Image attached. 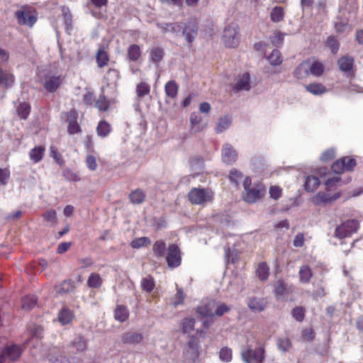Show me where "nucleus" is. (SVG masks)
I'll return each mask as SVG.
<instances>
[{"mask_svg":"<svg viewBox=\"0 0 363 363\" xmlns=\"http://www.w3.org/2000/svg\"><path fill=\"white\" fill-rule=\"evenodd\" d=\"M74 281L72 279L63 281L60 285L55 286L57 294H65L72 293L75 289Z\"/></svg>","mask_w":363,"mask_h":363,"instance_id":"obj_18","label":"nucleus"},{"mask_svg":"<svg viewBox=\"0 0 363 363\" xmlns=\"http://www.w3.org/2000/svg\"><path fill=\"white\" fill-rule=\"evenodd\" d=\"M166 250V245L163 240L156 241L152 247V251L155 256L163 257Z\"/></svg>","mask_w":363,"mask_h":363,"instance_id":"obj_42","label":"nucleus"},{"mask_svg":"<svg viewBox=\"0 0 363 363\" xmlns=\"http://www.w3.org/2000/svg\"><path fill=\"white\" fill-rule=\"evenodd\" d=\"M241 357L245 363H262L264 359V349L263 347L253 349L247 346L242 348Z\"/></svg>","mask_w":363,"mask_h":363,"instance_id":"obj_3","label":"nucleus"},{"mask_svg":"<svg viewBox=\"0 0 363 363\" xmlns=\"http://www.w3.org/2000/svg\"><path fill=\"white\" fill-rule=\"evenodd\" d=\"M43 217L50 225H55L57 222V213L55 210L50 209L46 211L43 214Z\"/></svg>","mask_w":363,"mask_h":363,"instance_id":"obj_52","label":"nucleus"},{"mask_svg":"<svg viewBox=\"0 0 363 363\" xmlns=\"http://www.w3.org/2000/svg\"><path fill=\"white\" fill-rule=\"evenodd\" d=\"M250 88V76L247 72L240 75L237 82L233 87L235 92H239L240 91H249Z\"/></svg>","mask_w":363,"mask_h":363,"instance_id":"obj_11","label":"nucleus"},{"mask_svg":"<svg viewBox=\"0 0 363 363\" xmlns=\"http://www.w3.org/2000/svg\"><path fill=\"white\" fill-rule=\"evenodd\" d=\"M178 89V85L174 80L168 82L164 86L166 95L172 99H174L177 96Z\"/></svg>","mask_w":363,"mask_h":363,"instance_id":"obj_35","label":"nucleus"},{"mask_svg":"<svg viewBox=\"0 0 363 363\" xmlns=\"http://www.w3.org/2000/svg\"><path fill=\"white\" fill-rule=\"evenodd\" d=\"M277 345L278 349L283 352H286L289 350V349L291 347V342L289 340V339L284 337V338H279L277 340Z\"/></svg>","mask_w":363,"mask_h":363,"instance_id":"obj_50","label":"nucleus"},{"mask_svg":"<svg viewBox=\"0 0 363 363\" xmlns=\"http://www.w3.org/2000/svg\"><path fill=\"white\" fill-rule=\"evenodd\" d=\"M62 17H63V21L65 24V27L67 31H69L72 29V14L69 12L68 9L63 8L62 9Z\"/></svg>","mask_w":363,"mask_h":363,"instance_id":"obj_49","label":"nucleus"},{"mask_svg":"<svg viewBox=\"0 0 363 363\" xmlns=\"http://www.w3.org/2000/svg\"><path fill=\"white\" fill-rule=\"evenodd\" d=\"M291 315L298 322H302L305 317V310L301 306H297L292 310Z\"/></svg>","mask_w":363,"mask_h":363,"instance_id":"obj_59","label":"nucleus"},{"mask_svg":"<svg viewBox=\"0 0 363 363\" xmlns=\"http://www.w3.org/2000/svg\"><path fill=\"white\" fill-rule=\"evenodd\" d=\"M242 172H240V171H238V169H233L230 171V173H229V179L235 183L236 184H238L239 183V182L242 179Z\"/></svg>","mask_w":363,"mask_h":363,"instance_id":"obj_61","label":"nucleus"},{"mask_svg":"<svg viewBox=\"0 0 363 363\" xmlns=\"http://www.w3.org/2000/svg\"><path fill=\"white\" fill-rule=\"evenodd\" d=\"M204 160L200 156H194L190 159V164L192 169L199 171L203 168Z\"/></svg>","mask_w":363,"mask_h":363,"instance_id":"obj_48","label":"nucleus"},{"mask_svg":"<svg viewBox=\"0 0 363 363\" xmlns=\"http://www.w3.org/2000/svg\"><path fill=\"white\" fill-rule=\"evenodd\" d=\"M189 201L196 205H203L213 199V193L209 189L194 188L188 194Z\"/></svg>","mask_w":363,"mask_h":363,"instance_id":"obj_4","label":"nucleus"},{"mask_svg":"<svg viewBox=\"0 0 363 363\" xmlns=\"http://www.w3.org/2000/svg\"><path fill=\"white\" fill-rule=\"evenodd\" d=\"M30 106L28 104L22 103L17 108V113L18 116L23 118L26 119L30 113Z\"/></svg>","mask_w":363,"mask_h":363,"instance_id":"obj_53","label":"nucleus"},{"mask_svg":"<svg viewBox=\"0 0 363 363\" xmlns=\"http://www.w3.org/2000/svg\"><path fill=\"white\" fill-rule=\"evenodd\" d=\"M298 276L301 282L308 283L313 276L311 268L307 265L301 266L298 272Z\"/></svg>","mask_w":363,"mask_h":363,"instance_id":"obj_30","label":"nucleus"},{"mask_svg":"<svg viewBox=\"0 0 363 363\" xmlns=\"http://www.w3.org/2000/svg\"><path fill=\"white\" fill-rule=\"evenodd\" d=\"M14 83V76L0 67V84L5 87H11Z\"/></svg>","mask_w":363,"mask_h":363,"instance_id":"obj_24","label":"nucleus"},{"mask_svg":"<svg viewBox=\"0 0 363 363\" xmlns=\"http://www.w3.org/2000/svg\"><path fill=\"white\" fill-rule=\"evenodd\" d=\"M150 242V240L148 238L142 237L133 240L130 243V246L133 248L139 249L140 247L149 245Z\"/></svg>","mask_w":363,"mask_h":363,"instance_id":"obj_45","label":"nucleus"},{"mask_svg":"<svg viewBox=\"0 0 363 363\" xmlns=\"http://www.w3.org/2000/svg\"><path fill=\"white\" fill-rule=\"evenodd\" d=\"M286 291V286L281 280H278L274 285V293L277 296H282Z\"/></svg>","mask_w":363,"mask_h":363,"instance_id":"obj_64","label":"nucleus"},{"mask_svg":"<svg viewBox=\"0 0 363 363\" xmlns=\"http://www.w3.org/2000/svg\"><path fill=\"white\" fill-rule=\"evenodd\" d=\"M97 133L101 137H106L111 131L110 125L106 121H101L96 128Z\"/></svg>","mask_w":363,"mask_h":363,"instance_id":"obj_46","label":"nucleus"},{"mask_svg":"<svg viewBox=\"0 0 363 363\" xmlns=\"http://www.w3.org/2000/svg\"><path fill=\"white\" fill-rule=\"evenodd\" d=\"M260 196V191L257 186L247 189L243 194V199L247 203H255Z\"/></svg>","mask_w":363,"mask_h":363,"instance_id":"obj_19","label":"nucleus"},{"mask_svg":"<svg viewBox=\"0 0 363 363\" xmlns=\"http://www.w3.org/2000/svg\"><path fill=\"white\" fill-rule=\"evenodd\" d=\"M238 157V152L230 143H225L221 150L222 161L227 164H232L236 162Z\"/></svg>","mask_w":363,"mask_h":363,"instance_id":"obj_9","label":"nucleus"},{"mask_svg":"<svg viewBox=\"0 0 363 363\" xmlns=\"http://www.w3.org/2000/svg\"><path fill=\"white\" fill-rule=\"evenodd\" d=\"M61 83L59 76L48 75L46 76L44 81V88L49 92L55 91Z\"/></svg>","mask_w":363,"mask_h":363,"instance_id":"obj_15","label":"nucleus"},{"mask_svg":"<svg viewBox=\"0 0 363 363\" xmlns=\"http://www.w3.org/2000/svg\"><path fill=\"white\" fill-rule=\"evenodd\" d=\"M185 359L189 363H194L198 359L199 355V346L198 340L193 337L190 340L184 349Z\"/></svg>","mask_w":363,"mask_h":363,"instance_id":"obj_7","label":"nucleus"},{"mask_svg":"<svg viewBox=\"0 0 363 363\" xmlns=\"http://www.w3.org/2000/svg\"><path fill=\"white\" fill-rule=\"evenodd\" d=\"M142 339L143 335L135 332H127L121 336V340L125 344H138Z\"/></svg>","mask_w":363,"mask_h":363,"instance_id":"obj_22","label":"nucleus"},{"mask_svg":"<svg viewBox=\"0 0 363 363\" xmlns=\"http://www.w3.org/2000/svg\"><path fill=\"white\" fill-rule=\"evenodd\" d=\"M248 306L253 311H262L265 308V302L262 299L252 298L249 300Z\"/></svg>","mask_w":363,"mask_h":363,"instance_id":"obj_34","label":"nucleus"},{"mask_svg":"<svg viewBox=\"0 0 363 363\" xmlns=\"http://www.w3.org/2000/svg\"><path fill=\"white\" fill-rule=\"evenodd\" d=\"M216 303L215 301H209L203 303L197 309V312L203 317H213L215 313Z\"/></svg>","mask_w":363,"mask_h":363,"instance_id":"obj_13","label":"nucleus"},{"mask_svg":"<svg viewBox=\"0 0 363 363\" xmlns=\"http://www.w3.org/2000/svg\"><path fill=\"white\" fill-rule=\"evenodd\" d=\"M145 194L140 189L133 191L129 195L131 203L134 204L142 203L145 201Z\"/></svg>","mask_w":363,"mask_h":363,"instance_id":"obj_31","label":"nucleus"},{"mask_svg":"<svg viewBox=\"0 0 363 363\" xmlns=\"http://www.w3.org/2000/svg\"><path fill=\"white\" fill-rule=\"evenodd\" d=\"M45 148L42 146H37L32 149L29 152L30 158L35 163L39 162L44 154Z\"/></svg>","mask_w":363,"mask_h":363,"instance_id":"obj_38","label":"nucleus"},{"mask_svg":"<svg viewBox=\"0 0 363 363\" xmlns=\"http://www.w3.org/2000/svg\"><path fill=\"white\" fill-rule=\"evenodd\" d=\"M78 113L74 110L67 113V122L68 123V132L69 134H75L80 130L79 125L77 122Z\"/></svg>","mask_w":363,"mask_h":363,"instance_id":"obj_12","label":"nucleus"},{"mask_svg":"<svg viewBox=\"0 0 363 363\" xmlns=\"http://www.w3.org/2000/svg\"><path fill=\"white\" fill-rule=\"evenodd\" d=\"M308 64V69L310 74L315 77H319L323 72V67L321 63L315 60H307L306 61Z\"/></svg>","mask_w":363,"mask_h":363,"instance_id":"obj_23","label":"nucleus"},{"mask_svg":"<svg viewBox=\"0 0 363 363\" xmlns=\"http://www.w3.org/2000/svg\"><path fill=\"white\" fill-rule=\"evenodd\" d=\"M96 58V62H97L98 66L99 67H105L106 65H107V64L109 61V57H108V54L102 48L99 49V51L97 52Z\"/></svg>","mask_w":363,"mask_h":363,"instance_id":"obj_41","label":"nucleus"},{"mask_svg":"<svg viewBox=\"0 0 363 363\" xmlns=\"http://www.w3.org/2000/svg\"><path fill=\"white\" fill-rule=\"evenodd\" d=\"M128 59L130 61L137 62L141 57L140 48L135 44L130 45L127 50Z\"/></svg>","mask_w":363,"mask_h":363,"instance_id":"obj_27","label":"nucleus"},{"mask_svg":"<svg viewBox=\"0 0 363 363\" xmlns=\"http://www.w3.org/2000/svg\"><path fill=\"white\" fill-rule=\"evenodd\" d=\"M118 72L115 69H109L105 76V79L108 84H113L118 79Z\"/></svg>","mask_w":363,"mask_h":363,"instance_id":"obj_58","label":"nucleus"},{"mask_svg":"<svg viewBox=\"0 0 363 363\" xmlns=\"http://www.w3.org/2000/svg\"><path fill=\"white\" fill-rule=\"evenodd\" d=\"M306 89L313 95H322L327 91V89L320 83H311L306 86Z\"/></svg>","mask_w":363,"mask_h":363,"instance_id":"obj_28","label":"nucleus"},{"mask_svg":"<svg viewBox=\"0 0 363 363\" xmlns=\"http://www.w3.org/2000/svg\"><path fill=\"white\" fill-rule=\"evenodd\" d=\"M198 27L194 22H189L183 29L182 34L188 43H191L197 35Z\"/></svg>","mask_w":363,"mask_h":363,"instance_id":"obj_17","label":"nucleus"},{"mask_svg":"<svg viewBox=\"0 0 363 363\" xmlns=\"http://www.w3.org/2000/svg\"><path fill=\"white\" fill-rule=\"evenodd\" d=\"M18 24L33 27L37 21V13L33 8L23 6L15 13Z\"/></svg>","mask_w":363,"mask_h":363,"instance_id":"obj_2","label":"nucleus"},{"mask_svg":"<svg viewBox=\"0 0 363 363\" xmlns=\"http://www.w3.org/2000/svg\"><path fill=\"white\" fill-rule=\"evenodd\" d=\"M284 9L281 6H275L271 11L270 18L272 21L278 23L284 19Z\"/></svg>","mask_w":363,"mask_h":363,"instance_id":"obj_43","label":"nucleus"},{"mask_svg":"<svg viewBox=\"0 0 363 363\" xmlns=\"http://www.w3.org/2000/svg\"><path fill=\"white\" fill-rule=\"evenodd\" d=\"M150 91V86L145 82H140L136 86L137 96L139 99L148 95Z\"/></svg>","mask_w":363,"mask_h":363,"instance_id":"obj_44","label":"nucleus"},{"mask_svg":"<svg viewBox=\"0 0 363 363\" xmlns=\"http://www.w3.org/2000/svg\"><path fill=\"white\" fill-rule=\"evenodd\" d=\"M256 274L261 281L267 280L269 275V267L266 262H261L258 264L256 270Z\"/></svg>","mask_w":363,"mask_h":363,"instance_id":"obj_26","label":"nucleus"},{"mask_svg":"<svg viewBox=\"0 0 363 363\" xmlns=\"http://www.w3.org/2000/svg\"><path fill=\"white\" fill-rule=\"evenodd\" d=\"M69 352H82L86 349V341L82 336H77L69 345Z\"/></svg>","mask_w":363,"mask_h":363,"instance_id":"obj_16","label":"nucleus"},{"mask_svg":"<svg viewBox=\"0 0 363 363\" xmlns=\"http://www.w3.org/2000/svg\"><path fill=\"white\" fill-rule=\"evenodd\" d=\"M50 363H72L68 359L62 356L59 352H53L49 359Z\"/></svg>","mask_w":363,"mask_h":363,"instance_id":"obj_55","label":"nucleus"},{"mask_svg":"<svg viewBox=\"0 0 363 363\" xmlns=\"http://www.w3.org/2000/svg\"><path fill=\"white\" fill-rule=\"evenodd\" d=\"M360 228V223L357 219H349L338 225L335 230L334 236L340 240L350 238L356 233Z\"/></svg>","mask_w":363,"mask_h":363,"instance_id":"obj_1","label":"nucleus"},{"mask_svg":"<svg viewBox=\"0 0 363 363\" xmlns=\"http://www.w3.org/2000/svg\"><path fill=\"white\" fill-rule=\"evenodd\" d=\"M194 319L192 318H186L182 323L183 333L190 334L194 328Z\"/></svg>","mask_w":363,"mask_h":363,"instance_id":"obj_51","label":"nucleus"},{"mask_svg":"<svg viewBox=\"0 0 363 363\" xmlns=\"http://www.w3.org/2000/svg\"><path fill=\"white\" fill-rule=\"evenodd\" d=\"M326 44L328 48L333 54H336L337 52L340 47V43L335 37H328L327 39Z\"/></svg>","mask_w":363,"mask_h":363,"instance_id":"obj_56","label":"nucleus"},{"mask_svg":"<svg viewBox=\"0 0 363 363\" xmlns=\"http://www.w3.org/2000/svg\"><path fill=\"white\" fill-rule=\"evenodd\" d=\"M220 359L225 362H228L232 359V350L228 347H223L219 353Z\"/></svg>","mask_w":363,"mask_h":363,"instance_id":"obj_62","label":"nucleus"},{"mask_svg":"<svg viewBox=\"0 0 363 363\" xmlns=\"http://www.w3.org/2000/svg\"><path fill=\"white\" fill-rule=\"evenodd\" d=\"M73 318V313L68 308H63L58 314V320L62 325L69 323Z\"/></svg>","mask_w":363,"mask_h":363,"instance_id":"obj_29","label":"nucleus"},{"mask_svg":"<svg viewBox=\"0 0 363 363\" xmlns=\"http://www.w3.org/2000/svg\"><path fill=\"white\" fill-rule=\"evenodd\" d=\"M345 160L346 159L342 158L334 162L331 167L332 170L336 174H340L345 169Z\"/></svg>","mask_w":363,"mask_h":363,"instance_id":"obj_60","label":"nucleus"},{"mask_svg":"<svg viewBox=\"0 0 363 363\" xmlns=\"http://www.w3.org/2000/svg\"><path fill=\"white\" fill-rule=\"evenodd\" d=\"M308 64L306 62H303L300 64L294 70V76L298 79H302L310 75L308 69Z\"/></svg>","mask_w":363,"mask_h":363,"instance_id":"obj_32","label":"nucleus"},{"mask_svg":"<svg viewBox=\"0 0 363 363\" xmlns=\"http://www.w3.org/2000/svg\"><path fill=\"white\" fill-rule=\"evenodd\" d=\"M190 122L192 131L197 133L201 131L204 128V125H201L202 118L196 113H192L190 116Z\"/></svg>","mask_w":363,"mask_h":363,"instance_id":"obj_25","label":"nucleus"},{"mask_svg":"<svg viewBox=\"0 0 363 363\" xmlns=\"http://www.w3.org/2000/svg\"><path fill=\"white\" fill-rule=\"evenodd\" d=\"M37 301L38 299L34 295L23 297L21 303L22 308L26 311L32 309L36 305Z\"/></svg>","mask_w":363,"mask_h":363,"instance_id":"obj_37","label":"nucleus"},{"mask_svg":"<svg viewBox=\"0 0 363 363\" xmlns=\"http://www.w3.org/2000/svg\"><path fill=\"white\" fill-rule=\"evenodd\" d=\"M129 315L128 308L123 306H117L114 311V317L116 320L124 322L127 320Z\"/></svg>","mask_w":363,"mask_h":363,"instance_id":"obj_33","label":"nucleus"},{"mask_svg":"<svg viewBox=\"0 0 363 363\" xmlns=\"http://www.w3.org/2000/svg\"><path fill=\"white\" fill-rule=\"evenodd\" d=\"M340 197L339 194L330 195L325 192H318L312 199V203L315 206L328 205L336 201Z\"/></svg>","mask_w":363,"mask_h":363,"instance_id":"obj_10","label":"nucleus"},{"mask_svg":"<svg viewBox=\"0 0 363 363\" xmlns=\"http://www.w3.org/2000/svg\"><path fill=\"white\" fill-rule=\"evenodd\" d=\"M109 102L105 96H100L96 102V106L100 111H106L108 108Z\"/></svg>","mask_w":363,"mask_h":363,"instance_id":"obj_63","label":"nucleus"},{"mask_svg":"<svg viewBox=\"0 0 363 363\" xmlns=\"http://www.w3.org/2000/svg\"><path fill=\"white\" fill-rule=\"evenodd\" d=\"M158 26L164 33H177L181 29L180 25L177 23H160L158 24Z\"/></svg>","mask_w":363,"mask_h":363,"instance_id":"obj_39","label":"nucleus"},{"mask_svg":"<svg viewBox=\"0 0 363 363\" xmlns=\"http://www.w3.org/2000/svg\"><path fill=\"white\" fill-rule=\"evenodd\" d=\"M233 123V116L231 115H224L220 116L216 123V132L221 133L228 129Z\"/></svg>","mask_w":363,"mask_h":363,"instance_id":"obj_14","label":"nucleus"},{"mask_svg":"<svg viewBox=\"0 0 363 363\" xmlns=\"http://www.w3.org/2000/svg\"><path fill=\"white\" fill-rule=\"evenodd\" d=\"M164 55V50L158 46L152 47L150 50L149 59L150 60L158 66L159 63L162 61Z\"/></svg>","mask_w":363,"mask_h":363,"instance_id":"obj_21","label":"nucleus"},{"mask_svg":"<svg viewBox=\"0 0 363 363\" xmlns=\"http://www.w3.org/2000/svg\"><path fill=\"white\" fill-rule=\"evenodd\" d=\"M339 69L344 72H350L352 71L354 65L353 57L347 55H344L337 61Z\"/></svg>","mask_w":363,"mask_h":363,"instance_id":"obj_20","label":"nucleus"},{"mask_svg":"<svg viewBox=\"0 0 363 363\" xmlns=\"http://www.w3.org/2000/svg\"><path fill=\"white\" fill-rule=\"evenodd\" d=\"M103 283V280L100 275L96 273H92L87 280V285L89 288H99Z\"/></svg>","mask_w":363,"mask_h":363,"instance_id":"obj_40","label":"nucleus"},{"mask_svg":"<svg viewBox=\"0 0 363 363\" xmlns=\"http://www.w3.org/2000/svg\"><path fill=\"white\" fill-rule=\"evenodd\" d=\"M320 185L319 179L315 176H308L305 181V189L308 191H313Z\"/></svg>","mask_w":363,"mask_h":363,"instance_id":"obj_36","label":"nucleus"},{"mask_svg":"<svg viewBox=\"0 0 363 363\" xmlns=\"http://www.w3.org/2000/svg\"><path fill=\"white\" fill-rule=\"evenodd\" d=\"M166 260L169 267L174 268L180 265L182 260L181 253L176 245L172 244L169 246Z\"/></svg>","mask_w":363,"mask_h":363,"instance_id":"obj_8","label":"nucleus"},{"mask_svg":"<svg viewBox=\"0 0 363 363\" xmlns=\"http://www.w3.org/2000/svg\"><path fill=\"white\" fill-rule=\"evenodd\" d=\"M141 286L147 292H150L155 287L154 279L151 277H147L142 279Z\"/></svg>","mask_w":363,"mask_h":363,"instance_id":"obj_54","label":"nucleus"},{"mask_svg":"<svg viewBox=\"0 0 363 363\" xmlns=\"http://www.w3.org/2000/svg\"><path fill=\"white\" fill-rule=\"evenodd\" d=\"M267 60L272 66L279 65L282 62L281 54L277 50H274L271 55L267 57Z\"/></svg>","mask_w":363,"mask_h":363,"instance_id":"obj_47","label":"nucleus"},{"mask_svg":"<svg viewBox=\"0 0 363 363\" xmlns=\"http://www.w3.org/2000/svg\"><path fill=\"white\" fill-rule=\"evenodd\" d=\"M21 349L17 345L6 347L0 355V363H9L16 361L21 354Z\"/></svg>","mask_w":363,"mask_h":363,"instance_id":"obj_6","label":"nucleus"},{"mask_svg":"<svg viewBox=\"0 0 363 363\" xmlns=\"http://www.w3.org/2000/svg\"><path fill=\"white\" fill-rule=\"evenodd\" d=\"M223 41L226 47L235 48L239 44L238 26L231 24L225 27L222 35Z\"/></svg>","mask_w":363,"mask_h":363,"instance_id":"obj_5","label":"nucleus"},{"mask_svg":"<svg viewBox=\"0 0 363 363\" xmlns=\"http://www.w3.org/2000/svg\"><path fill=\"white\" fill-rule=\"evenodd\" d=\"M216 220L220 223L221 227H230L233 225L230 218L225 214L218 215Z\"/></svg>","mask_w":363,"mask_h":363,"instance_id":"obj_57","label":"nucleus"}]
</instances>
